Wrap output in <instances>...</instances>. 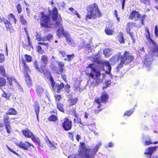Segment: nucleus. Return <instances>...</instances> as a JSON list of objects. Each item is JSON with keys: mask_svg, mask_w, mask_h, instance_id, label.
Listing matches in <instances>:
<instances>
[{"mask_svg": "<svg viewBox=\"0 0 158 158\" xmlns=\"http://www.w3.org/2000/svg\"><path fill=\"white\" fill-rule=\"evenodd\" d=\"M54 23L51 22L49 15L45 14L44 11L40 12L41 15L40 19V24L42 27L47 28H52L53 26L54 27L57 28L59 27L56 31L57 35L59 37L64 35V37L68 33L65 32L62 26V19L60 14L58 13L57 9L54 7L52 10L48 11Z\"/></svg>", "mask_w": 158, "mask_h": 158, "instance_id": "1", "label": "nucleus"}, {"mask_svg": "<svg viewBox=\"0 0 158 158\" xmlns=\"http://www.w3.org/2000/svg\"><path fill=\"white\" fill-rule=\"evenodd\" d=\"M134 56L131 55L129 51H126L123 55L121 52H119L115 55L112 56L110 59V61L112 64H115L116 62H118L120 60L119 63L116 67V70L118 71L119 69H122L125 65H127L132 62L134 60Z\"/></svg>", "mask_w": 158, "mask_h": 158, "instance_id": "2", "label": "nucleus"}, {"mask_svg": "<svg viewBox=\"0 0 158 158\" xmlns=\"http://www.w3.org/2000/svg\"><path fill=\"white\" fill-rule=\"evenodd\" d=\"M77 156L80 158H92L98 151L101 143H98L93 148H88L84 142H80Z\"/></svg>", "mask_w": 158, "mask_h": 158, "instance_id": "3", "label": "nucleus"}, {"mask_svg": "<svg viewBox=\"0 0 158 158\" xmlns=\"http://www.w3.org/2000/svg\"><path fill=\"white\" fill-rule=\"evenodd\" d=\"M87 14L85 20L87 21L89 19H95L102 16L99 7L96 3L88 5L86 7Z\"/></svg>", "mask_w": 158, "mask_h": 158, "instance_id": "4", "label": "nucleus"}, {"mask_svg": "<svg viewBox=\"0 0 158 158\" xmlns=\"http://www.w3.org/2000/svg\"><path fill=\"white\" fill-rule=\"evenodd\" d=\"M41 63L40 64L37 60L34 61V65L35 68L38 72L43 74L45 76H49L51 75V73L46 67L48 61V57L44 55L41 56Z\"/></svg>", "mask_w": 158, "mask_h": 158, "instance_id": "5", "label": "nucleus"}, {"mask_svg": "<svg viewBox=\"0 0 158 158\" xmlns=\"http://www.w3.org/2000/svg\"><path fill=\"white\" fill-rule=\"evenodd\" d=\"M94 65V64H90L88 65L86 68H90L91 71L90 73H87L86 74L89 77L95 80L94 85L96 86L102 82L101 79L99 78L101 73L99 70H97L95 68L93 67Z\"/></svg>", "mask_w": 158, "mask_h": 158, "instance_id": "6", "label": "nucleus"}, {"mask_svg": "<svg viewBox=\"0 0 158 158\" xmlns=\"http://www.w3.org/2000/svg\"><path fill=\"white\" fill-rule=\"evenodd\" d=\"M147 17L146 15L141 16V15L139 12L135 10H132L130 13L128 19H134L135 21H137L140 18L141 22L142 25L144 24V21L145 20V18Z\"/></svg>", "mask_w": 158, "mask_h": 158, "instance_id": "7", "label": "nucleus"}, {"mask_svg": "<svg viewBox=\"0 0 158 158\" xmlns=\"http://www.w3.org/2000/svg\"><path fill=\"white\" fill-rule=\"evenodd\" d=\"M49 76L51 86L52 89L57 93H60L61 90L64 87V84L63 82H61L60 83L55 82L52 75L51 74Z\"/></svg>", "mask_w": 158, "mask_h": 158, "instance_id": "8", "label": "nucleus"}, {"mask_svg": "<svg viewBox=\"0 0 158 158\" xmlns=\"http://www.w3.org/2000/svg\"><path fill=\"white\" fill-rule=\"evenodd\" d=\"M109 98V95L107 93L105 92H103L100 97V98L96 97L94 101V104L95 102L98 104V105L97 108H99L102 106L101 102L106 103Z\"/></svg>", "mask_w": 158, "mask_h": 158, "instance_id": "9", "label": "nucleus"}, {"mask_svg": "<svg viewBox=\"0 0 158 158\" xmlns=\"http://www.w3.org/2000/svg\"><path fill=\"white\" fill-rule=\"evenodd\" d=\"M136 23L134 22H128L126 25V31L131 37L132 41V42L133 44H134L135 42V39L133 36L134 33L131 32V28L133 27H136Z\"/></svg>", "mask_w": 158, "mask_h": 158, "instance_id": "10", "label": "nucleus"}, {"mask_svg": "<svg viewBox=\"0 0 158 158\" xmlns=\"http://www.w3.org/2000/svg\"><path fill=\"white\" fill-rule=\"evenodd\" d=\"M72 121L68 117H65L63 122L62 123V126L65 131H67L71 130L72 128Z\"/></svg>", "mask_w": 158, "mask_h": 158, "instance_id": "11", "label": "nucleus"}, {"mask_svg": "<svg viewBox=\"0 0 158 158\" xmlns=\"http://www.w3.org/2000/svg\"><path fill=\"white\" fill-rule=\"evenodd\" d=\"M158 148V146H155L146 148L144 154L146 155V158H151L153 153L156 151Z\"/></svg>", "mask_w": 158, "mask_h": 158, "instance_id": "12", "label": "nucleus"}, {"mask_svg": "<svg viewBox=\"0 0 158 158\" xmlns=\"http://www.w3.org/2000/svg\"><path fill=\"white\" fill-rule=\"evenodd\" d=\"M17 145L20 148L23 149L25 150H27L28 148L30 146L32 147L33 148H35L34 146L31 143H30L28 142L25 141L23 142L22 141L20 142Z\"/></svg>", "mask_w": 158, "mask_h": 158, "instance_id": "13", "label": "nucleus"}, {"mask_svg": "<svg viewBox=\"0 0 158 158\" xmlns=\"http://www.w3.org/2000/svg\"><path fill=\"white\" fill-rule=\"evenodd\" d=\"M10 114V113H7L4 116V123L5 126V128L6 129L7 132L8 133H10L9 128L10 127L9 117L7 115Z\"/></svg>", "mask_w": 158, "mask_h": 158, "instance_id": "14", "label": "nucleus"}, {"mask_svg": "<svg viewBox=\"0 0 158 158\" xmlns=\"http://www.w3.org/2000/svg\"><path fill=\"white\" fill-rule=\"evenodd\" d=\"M78 98L77 97H70L68 100V102L69 103V106H72L76 105L77 102Z\"/></svg>", "mask_w": 158, "mask_h": 158, "instance_id": "15", "label": "nucleus"}, {"mask_svg": "<svg viewBox=\"0 0 158 158\" xmlns=\"http://www.w3.org/2000/svg\"><path fill=\"white\" fill-rule=\"evenodd\" d=\"M21 64L23 67V69L24 76L26 74H28V73L31 72V70L27 64L24 62H22Z\"/></svg>", "mask_w": 158, "mask_h": 158, "instance_id": "16", "label": "nucleus"}, {"mask_svg": "<svg viewBox=\"0 0 158 158\" xmlns=\"http://www.w3.org/2000/svg\"><path fill=\"white\" fill-rule=\"evenodd\" d=\"M19 83L14 77H10V89L15 90Z\"/></svg>", "mask_w": 158, "mask_h": 158, "instance_id": "17", "label": "nucleus"}, {"mask_svg": "<svg viewBox=\"0 0 158 158\" xmlns=\"http://www.w3.org/2000/svg\"><path fill=\"white\" fill-rule=\"evenodd\" d=\"M98 63L99 64L102 65V67L103 69H104V66L105 65L107 66L108 68V71L107 72V73H109L110 72V71L111 69V68L110 63L108 61H98Z\"/></svg>", "mask_w": 158, "mask_h": 158, "instance_id": "18", "label": "nucleus"}, {"mask_svg": "<svg viewBox=\"0 0 158 158\" xmlns=\"http://www.w3.org/2000/svg\"><path fill=\"white\" fill-rule=\"evenodd\" d=\"M64 62L59 61L58 63V66L59 68V69L56 72V73L58 74H63L64 71Z\"/></svg>", "mask_w": 158, "mask_h": 158, "instance_id": "19", "label": "nucleus"}, {"mask_svg": "<svg viewBox=\"0 0 158 158\" xmlns=\"http://www.w3.org/2000/svg\"><path fill=\"white\" fill-rule=\"evenodd\" d=\"M22 132L23 135L27 138H31L33 135V133L27 128L22 130Z\"/></svg>", "mask_w": 158, "mask_h": 158, "instance_id": "20", "label": "nucleus"}, {"mask_svg": "<svg viewBox=\"0 0 158 158\" xmlns=\"http://www.w3.org/2000/svg\"><path fill=\"white\" fill-rule=\"evenodd\" d=\"M66 38V42L69 44L73 47L75 46V43L73 40L68 34L65 36Z\"/></svg>", "mask_w": 158, "mask_h": 158, "instance_id": "21", "label": "nucleus"}, {"mask_svg": "<svg viewBox=\"0 0 158 158\" xmlns=\"http://www.w3.org/2000/svg\"><path fill=\"white\" fill-rule=\"evenodd\" d=\"M25 59L23 58H22V62H25V63L28 62L30 63L31 62L32 60V58L31 56L27 54H25L24 55Z\"/></svg>", "mask_w": 158, "mask_h": 158, "instance_id": "22", "label": "nucleus"}, {"mask_svg": "<svg viewBox=\"0 0 158 158\" xmlns=\"http://www.w3.org/2000/svg\"><path fill=\"white\" fill-rule=\"evenodd\" d=\"M25 77V80L26 81V83L29 87H31L32 85V83L31 80L30 76L29 74H26L24 75Z\"/></svg>", "mask_w": 158, "mask_h": 158, "instance_id": "23", "label": "nucleus"}, {"mask_svg": "<svg viewBox=\"0 0 158 158\" xmlns=\"http://www.w3.org/2000/svg\"><path fill=\"white\" fill-rule=\"evenodd\" d=\"M56 104V108L58 109V110L62 112H64V105L62 103L60 102H57Z\"/></svg>", "mask_w": 158, "mask_h": 158, "instance_id": "24", "label": "nucleus"}, {"mask_svg": "<svg viewBox=\"0 0 158 158\" xmlns=\"http://www.w3.org/2000/svg\"><path fill=\"white\" fill-rule=\"evenodd\" d=\"M48 120L50 122H55L58 120V118L57 116V113H56V115H51L48 118Z\"/></svg>", "mask_w": 158, "mask_h": 158, "instance_id": "25", "label": "nucleus"}, {"mask_svg": "<svg viewBox=\"0 0 158 158\" xmlns=\"http://www.w3.org/2000/svg\"><path fill=\"white\" fill-rule=\"evenodd\" d=\"M118 40L120 43L124 44L125 41L122 32H120L119 33V35L118 36Z\"/></svg>", "mask_w": 158, "mask_h": 158, "instance_id": "26", "label": "nucleus"}, {"mask_svg": "<svg viewBox=\"0 0 158 158\" xmlns=\"http://www.w3.org/2000/svg\"><path fill=\"white\" fill-rule=\"evenodd\" d=\"M36 90L39 96H40L43 94L44 92V89L42 87L37 85L36 87Z\"/></svg>", "mask_w": 158, "mask_h": 158, "instance_id": "27", "label": "nucleus"}, {"mask_svg": "<svg viewBox=\"0 0 158 158\" xmlns=\"http://www.w3.org/2000/svg\"><path fill=\"white\" fill-rule=\"evenodd\" d=\"M105 33L108 35H112L114 32V31L112 29L111 26L110 27L109 26L107 27L105 29Z\"/></svg>", "mask_w": 158, "mask_h": 158, "instance_id": "28", "label": "nucleus"}, {"mask_svg": "<svg viewBox=\"0 0 158 158\" xmlns=\"http://www.w3.org/2000/svg\"><path fill=\"white\" fill-rule=\"evenodd\" d=\"M158 143V141H156L154 142H152V139L150 137L148 140H146L144 142V145L145 146H148L151 144H156Z\"/></svg>", "mask_w": 158, "mask_h": 158, "instance_id": "29", "label": "nucleus"}, {"mask_svg": "<svg viewBox=\"0 0 158 158\" xmlns=\"http://www.w3.org/2000/svg\"><path fill=\"white\" fill-rule=\"evenodd\" d=\"M31 138L34 142L36 143L40 146V140L39 138L33 135Z\"/></svg>", "mask_w": 158, "mask_h": 158, "instance_id": "30", "label": "nucleus"}, {"mask_svg": "<svg viewBox=\"0 0 158 158\" xmlns=\"http://www.w3.org/2000/svg\"><path fill=\"white\" fill-rule=\"evenodd\" d=\"M103 52L105 56L106 57L110 56L112 54L111 50L109 49H106L104 50Z\"/></svg>", "mask_w": 158, "mask_h": 158, "instance_id": "31", "label": "nucleus"}, {"mask_svg": "<svg viewBox=\"0 0 158 158\" xmlns=\"http://www.w3.org/2000/svg\"><path fill=\"white\" fill-rule=\"evenodd\" d=\"M145 37L149 42L153 44H155L154 41L151 38L150 33H146Z\"/></svg>", "mask_w": 158, "mask_h": 158, "instance_id": "32", "label": "nucleus"}, {"mask_svg": "<svg viewBox=\"0 0 158 158\" xmlns=\"http://www.w3.org/2000/svg\"><path fill=\"white\" fill-rule=\"evenodd\" d=\"M67 58L64 59L65 61H68L69 62H70L75 57V55L74 54H72L70 55H67L66 56Z\"/></svg>", "mask_w": 158, "mask_h": 158, "instance_id": "33", "label": "nucleus"}, {"mask_svg": "<svg viewBox=\"0 0 158 158\" xmlns=\"http://www.w3.org/2000/svg\"><path fill=\"white\" fill-rule=\"evenodd\" d=\"M76 118H74L73 119L74 123L77 124H79L80 127H82V126H81V125L84 126V125L81 122V119L80 118H79L78 117H76Z\"/></svg>", "mask_w": 158, "mask_h": 158, "instance_id": "34", "label": "nucleus"}, {"mask_svg": "<svg viewBox=\"0 0 158 158\" xmlns=\"http://www.w3.org/2000/svg\"><path fill=\"white\" fill-rule=\"evenodd\" d=\"M0 74L4 77H6L5 70L3 66H0Z\"/></svg>", "mask_w": 158, "mask_h": 158, "instance_id": "35", "label": "nucleus"}, {"mask_svg": "<svg viewBox=\"0 0 158 158\" xmlns=\"http://www.w3.org/2000/svg\"><path fill=\"white\" fill-rule=\"evenodd\" d=\"M20 20L21 23L23 25H25L27 24V22L25 19L23 15H20Z\"/></svg>", "mask_w": 158, "mask_h": 158, "instance_id": "36", "label": "nucleus"}, {"mask_svg": "<svg viewBox=\"0 0 158 158\" xmlns=\"http://www.w3.org/2000/svg\"><path fill=\"white\" fill-rule=\"evenodd\" d=\"M53 38V36L52 34H48L47 35H46L43 37V41H46L47 40L49 41Z\"/></svg>", "mask_w": 158, "mask_h": 158, "instance_id": "37", "label": "nucleus"}, {"mask_svg": "<svg viewBox=\"0 0 158 158\" xmlns=\"http://www.w3.org/2000/svg\"><path fill=\"white\" fill-rule=\"evenodd\" d=\"M27 41L28 42V44H23V46L24 47H27L28 46L30 47H32V45L31 44V41L30 38L29 36V35L28 36H27Z\"/></svg>", "mask_w": 158, "mask_h": 158, "instance_id": "38", "label": "nucleus"}, {"mask_svg": "<svg viewBox=\"0 0 158 158\" xmlns=\"http://www.w3.org/2000/svg\"><path fill=\"white\" fill-rule=\"evenodd\" d=\"M6 83V81L5 79L4 78L0 77V87L4 86Z\"/></svg>", "mask_w": 158, "mask_h": 158, "instance_id": "39", "label": "nucleus"}, {"mask_svg": "<svg viewBox=\"0 0 158 158\" xmlns=\"http://www.w3.org/2000/svg\"><path fill=\"white\" fill-rule=\"evenodd\" d=\"M134 112V110L130 109L127 111H126L124 113L123 115L124 116H127V117L129 116L131 114Z\"/></svg>", "mask_w": 158, "mask_h": 158, "instance_id": "40", "label": "nucleus"}, {"mask_svg": "<svg viewBox=\"0 0 158 158\" xmlns=\"http://www.w3.org/2000/svg\"><path fill=\"white\" fill-rule=\"evenodd\" d=\"M54 97L56 103L58 102H59V101H60L62 98L61 95L59 94L54 95Z\"/></svg>", "mask_w": 158, "mask_h": 158, "instance_id": "41", "label": "nucleus"}, {"mask_svg": "<svg viewBox=\"0 0 158 158\" xmlns=\"http://www.w3.org/2000/svg\"><path fill=\"white\" fill-rule=\"evenodd\" d=\"M35 112L36 114L37 118L39 119V114L40 111V107H34Z\"/></svg>", "mask_w": 158, "mask_h": 158, "instance_id": "42", "label": "nucleus"}, {"mask_svg": "<svg viewBox=\"0 0 158 158\" xmlns=\"http://www.w3.org/2000/svg\"><path fill=\"white\" fill-rule=\"evenodd\" d=\"M152 52L153 54H155V53H157V56L158 57V46L154 47L152 51Z\"/></svg>", "mask_w": 158, "mask_h": 158, "instance_id": "43", "label": "nucleus"}, {"mask_svg": "<svg viewBox=\"0 0 158 158\" xmlns=\"http://www.w3.org/2000/svg\"><path fill=\"white\" fill-rule=\"evenodd\" d=\"M3 22L5 25L6 27L7 28V30H9L10 29V27H9L10 22L9 21L7 20H6L4 19Z\"/></svg>", "mask_w": 158, "mask_h": 158, "instance_id": "44", "label": "nucleus"}, {"mask_svg": "<svg viewBox=\"0 0 158 158\" xmlns=\"http://www.w3.org/2000/svg\"><path fill=\"white\" fill-rule=\"evenodd\" d=\"M18 14H20L22 11V8L20 5L17 4L16 6Z\"/></svg>", "mask_w": 158, "mask_h": 158, "instance_id": "45", "label": "nucleus"}, {"mask_svg": "<svg viewBox=\"0 0 158 158\" xmlns=\"http://www.w3.org/2000/svg\"><path fill=\"white\" fill-rule=\"evenodd\" d=\"M10 19H11V20L12 23L15 24L16 23L17 20L15 16L12 14L11 13Z\"/></svg>", "mask_w": 158, "mask_h": 158, "instance_id": "46", "label": "nucleus"}, {"mask_svg": "<svg viewBox=\"0 0 158 158\" xmlns=\"http://www.w3.org/2000/svg\"><path fill=\"white\" fill-rule=\"evenodd\" d=\"M140 2L143 3L144 4H147L150 3V0H139Z\"/></svg>", "mask_w": 158, "mask_h": 158, "instance_id": "47", "label": "nucleus"}, {"mask_svg": "<svg viewBox=\"0 0 158 158\" xmlns=\"http://www.w3.org/2000/svg\"><path fill=\"white\" fill-rule=\"evenodd\" d=\"M36 39L38 41H43V37L41 38L38 34H37L36 35Z\"/></svg>", "mask_w": 158, "mask_h": 158, "instance_id": "48", "label": "nucleus"}, {"mask_svg": "<svg viewBox=\"0 0 158 158\" xmlns=\"http://www.w3.org/2000/svg\"><path fill=\"white\" fill-rule=\"evenodd\" d=\"M111 82L110 81H107L106 82L105 86L103 87V89H104L107 87L110 86L111 85Z\"/></svg>", "mask_w": 158, "mask_h": 158, "instance_id": "49", "label": "nucleus"}, {"mask_svg": "<svg viewBox=\"0 0 158 158\" xmlns=\"http://www.w3.org/2000/svg\"><path fill=\"white\" fill-rule=\"evenodd\" d=\"M154 34L156 37H158V27L157 25L155 26L154 29Z\"/></svg>", "mask_w": 158, "mask_h": 158, "instance_id": "50", "label": "nucleus"}, {"mask_svg": "<svg viewBox=\"0 0 158 158\" xmlns=\"http://www.w3.org/2000/svg\"><path fill=\"white\" fill-rule=\"evenodd\" d=\"M17 114V112L16 110L13 108H10V115H16Z\"/></svg>", "mask_w": 158, "mask_h": 158, "instance_id": "51", "label": "nucleus"}, {"mask_svg": "<svg viewBox=\"0 0 158 158\" xmlns=\"http://www.w3.org/2000/svg\"><path fill=\"white\" fill-rule=\"evenodd\" d=\"M59 53L61 55V56L63 57H64L67 55H66V52L64 51H59Z\"/></svg>", "mask_w": 158, "mask_h": 158, "instance_id": "52", "label": "nucleus"}, {"mask_svg": "<svg viewBox=\"0 0 158 158\" xmlns=\"http://www.w3.org/2000/svg\"><path fill=\"white\" fill-rule=\"evenodd\" d=\"M5 60L4 56L3 54L0 53V63L3 62Z\"/></svg>", "mask_w": 158, "mask_h": 158, "instance_id": "53", "label": "nucleus"}, {"mask_svg": "<svg viewBox=\"0 0 158 158\" xmlns=\"http://www.w3.org/2000/svg\"><path fill=\"white\" fill-rule=\"evenodd\" d=\"M120 2L122 4V10H123L125 4L126 0H121Z\"/></svg>", "mask_w": 158, "mask_h": 158, "instance_id": "54", "label": "nucleus"}, {"mask_svg": "<svg viewBox=\"0 0 158 158\" xmlns=\"http://www.w3.org/2000/svg\"><path fill=\"white\" fill-rule=\"evenodd\" d=\"M61 77L62 79L65 82H68V81L66 78V75L64 74H61Z\"/></svg>", "mask_w": 158, "mask_h": 158, "instance_id": "55", "label": "nucleus"}, {"mask_svg": "<svg viewBox=\"0 0 158 158\" xmlns=\"http://www.w3.org/2000/svg\"><path fill=\"white\" fill-rule=\"evenodd\" d=\"M38 44L39 45H44L47 47H48L49 46V44L48 43H43V42H38Z\"/></svg>", "mask_w": 158, "mask_h": 158, "instance_id": "56", "label": "nucleus"}, {"mask_svg": "<svg viewBox=\"0 0 158 158\" xmlns=\"http://www.w3.org/2000/svg\"><path fill=\"white\" fill-rule=\"evenodd\" d=\"M33 107H40L39 103L37 101H36L34 102Z\"/></svg>", "mask_w": 158, "mask_h": 158, "instance_id": "57", "label": "nucleus"}, {"mask_svg": "<svg viewBox=\"0 0 158 158\" xmlns=\"http://www.w3.org/2000/svg\"><path fill=\"white\" fill-rule=\"evenodd\" d=\"M36 48L37 49V51L38 52H40L42 51V48L40 46H37L36 47Z\"/></svg>", "mask_w": 158, "mask_h": 158, "instance_id": "58", "label": "nucleus"}, {"mask_svg": "<svg viewBox=\"0 0 158 158\" xmlns=\"http://www.w3.org/2000/svg\"><path fill=\"white\" fill-rule=\"evenodd\" d=\"M68 134L69 135V137L72 140H73V133L72 132H69Z\"/></svg>", "mask_w": 158, "mask_h": 158, "instance_id": "59", "label": "nucleus"}, {"mask_svg": "<svg viewBox=\"0 0 158 158\" xmlns=\"http://www.w3.org/2000/svg\"><path fill=\"white\" fill-rule=\"evenodd\" d=\"M48 144H49V147L50 148H55L54 145L53 144L52 142L48 139Z\"/></svg>", "mask_w": 158, "mask_h": 158, "instance_id": "60", "label": "nucleus"}, {"mask_svg": "<svg viewBox=\"0 0 158 158\" xmlns=\"http://www.w3.org/2000/svg\"><path fill=\"white\" fill-rule=\"evenodd\" d=\"M65 90L69 91V89L70 88V86L69 85L67 84L64 85Z\"/></svg>", "mask_w": 158, "mask_h": 158, "instance_id": "61", "label": "nucleus"}, {"mask_svg": "<svg viewBox=\"0 0 158 158\" xmlns=\"http://www.w3.org/2000/svg\"><path fill=\"white\" fill-rule=\"evenodd\" d=\"M2 96L5 98L7 99H9V96L7 95V94L5 93V92H4V93L2 94Z\"/></svg>", "mask_w": 158, "mask_h": 158, "instance_id": "62", "label": "nucleus"}, {"mask_svg": "<svg viewBox=\"0 0 158 158\" xmlns=\"http://www.w3.org/2000/svg\"><path fill=\"white\" fill-rule=\"evenodd\" d=\"M18 85V89L19 91L21 92H23L24 90L21 86L20 85L19 83V85Z\"/></svg>", "mask_w": 158, "mask_h": 158, "instance_id": "63", "label": "nucleus"}, {"mask_svg": "<svg viewBox=\"0 0 158 158\" xmlns=\"http://www.w3.org/2000/svg\"><path fill=\"white\" fill-rule=\"evenodd\" d=\"M73 115L76 117H78V114L75 110H73L72 112Z\"/></svg>", "mask_w": 158, "mask_h": 158, "instance_id": "64", "label": "nucleus"}]
</instances>
